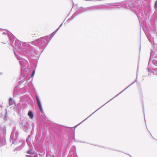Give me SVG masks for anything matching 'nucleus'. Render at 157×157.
I'll use <instances>...</instances> for the list:
<instances>
[{
    "label": "nucleus",
    "mask_w": 157,
    "mask_h": 157,
    "mask_svg": "<svg viewBox=\"0 0 157 157\" xmlns=\"http://www.w3.org/2000/svg\"><path fill=\"white\" fill-rule=\"evenodd\" d=\"M8 44L15 48L18 54L29 56L32 51V47L28 43L21 42L17 40L11 32H9Z\"/></svg>",
    "instance_id": "f257e3e1"
},
{
    "label": "nucleus",
    "mask_w": 157,
    "mask_h": 157,
    "mask_svg": "<svg viewBox=\"0 0 157 157\" xmlns=\"http://www.w3.org/2000/svg\"><path fill=\"white\" fill-rule=\"evenodd\" d=\"M29 78V75L25 72H24L21 71L20 77V79L22 80L20 82V83H22L24 81H27L24 86L22 88L20 89L19 87L16 86L14 88L13 94H14L17 95L21 93V92H29L30 90L33 88V85L31 81H28Z\"/></svg>",
    "instance_id": "f03ea898"
},
{
    "label": "nucleus",
    "mask_w": 157,
    "mask_h": 157,
    "mask_svg": "<svg viewBox=\"0 0 157 157\" xmlns=\"http://www.w3.org/2000/svg\"><path fill=\"white\" fill-rule=\"evenodd\" d=\"M51 37V36H45L31 42L32 44L36 46L39 48V50H36L35 51L38 56L40 55L48 45L52 37V36Z\"/></svg>",
    "instance_id": "7ed1b4c3"
},
{
    "label": "nucleus",
    "mask_w": 157,
    "mask_h": 157,
    "mask_svg": "<svg viewBox=\"0 0 157 157\" xmlns=\"http://www.w3.org/2000/svg\"><path fill=\"white\" fill-rule=\"evenodd\" d=\"M18 135V132L16 127H14L13 128L11 134L10 141L11 142H12L13 144H16L19 145L14 150V152L21 150L25 145V143L24 141L21 140H17Z\"/></svg>",
    "instance_id": "20e7f679"
},
{
    "label": "nucleus",
    "mask_w": 157,
    "mask_h": 157,
    "mask_svg": "<svg viewBox=\"0 0 157 157\" xmlns=\"http://www.w3.org/2000/svg\"><path fill=\"white\" fill-rule=\"evenodd\" d=\"M138 0H132L130 2L123 5V7L125 9H129L131 10H134L138 5Z\"/></svg>",
    "instance_id": "39448f33"
},
{
    "label": "nucleus",
    "mask_w": 157,
    "mask_h": 157,
    "mask_svg": "<svg viewBox=\"0 0 157 157\" xmlns=\"http://www.w3.org/2000/svg\"><path fill=\"white\" fill-rule=\"evenodd\" d=\"M20 126L25 132H27L29 128V124L26 119H21L19 121Z\"/></svg>",
    "instance_id": "423d86ee"
},
{
    "label": "nucleus",
    "mask_w": 157,
    "mask_h": 157,
    "mask_svg": "<svg viewBox=\"0 0 157 157\" xmlns=\"http://www.w3.org/2000/svg\"><path fill=\"white\" fill-rule=\"evenodd\" d=\"M13 52L17 59L19 61V63L21 68L22 69H25L27 63V61L20 57L17 54L15 51L14 50Z\"/></svg>",
    "instance_id": "0eeeda50"
},
{
    "label": "nucleus",
    "mask_w": 157,
    "mask_h": 157,
    "mask_svg": "<svg viewBox=\"0 0 157 157\" xmlns=\"http://www.w3.org/2000/svg\"><path fill=\"white\" fill-rule=\"evenodd\" d=\"M137 73H136V78H137ZM136 79L133 82H132L131 84H130L128 86H127L126 88H125V89H124V90H123L122 91H121V92H120V93H119L116 96H115V97H113L112 98L110 99L109 100L108 102H107L105 104H104L103 105H102V106H101V107H100L98 109H97L93 113H92L88 117H90V116H91V115H92L93 114H94L95 112H96V111H97L98 109H99L100 108H101L102 106H103L105 104L109 102V101L112 100L114 98H115L117 96H118V95H119L121 93H122V92L124 91L126 89H127L128 87H129L130 86H131L133 84H134L135 82L136 81Z\"/></svg>",
    "instance_id": "6e6552de"
},
{
    "label": "nucleus",
    "mask_w": 157,
    "mask_h": 157,
    "mask_svg": "<svg viewBox=\"0 0 157 157\" xmlns=\"http://www.w3.org/2000/svg\"><path fill=\"white\" fill-rule=\"evenodd\" d=\"M31 138L30 135H29L26 139V142L29 147V150L27 151V153L29 154H33V152L31 151V150L33 149V147L32 144L30 142Z\"/></svg>",
    "instance_id": "1a4fd4ad"
},
{
    "label": "nucleus",
    "mask_w": 157,
    "mask_h": 157,
    "mask_svg": "<svg viewBox=\"0 0 157 157\" xmlns=\"http://www.w3.org/2000/svg\"><path fill=\"white\" fill-rule=\"evenodd\" d=\"M25 94L23 96L21 97L20 100L23 101H27L30 98V92H21V94Z\"/></svg>",
    "instance_id": "9d476101"
},
{
    "label": "nucleus",
    "mask_w": 157,
    "mask_h": 157,
    "mask_svg": "<svg viewBox=\"0 0 157 157\" xmlns=\"http://www.w3.org/2000/svg\"><path fill=\"white\" fill-rule=\"evenodd\" d=\"M36 101L37 102V103L38 104V105L39 107V108L40 111V112L41 113L43 114L44 113V112L43 111V110L42 107V105L41 104V101L40 100V99L37 95L36 96Z\"/></svg>",
    "instance_id": "9b49d317"
},
{
    "label": "nucleus",
    "mask_w": 157,
    "mask_h": 157,
    "mask_svg": "<svg viewBox=\"0 0 157 157\" xmlns=\"http://www.w3.org/2000/svg\"><path fill=\"white\" fill-rule=\"evenodd\" d=\"M154 52V51L152 49H151V52H150V58L149 60V62H148V67H147V68H148V71L149 72V73L148 74V75H151L152 73H153V74H154V72H152V71L151 70L150 68H149L148 67V66H149V63H150V62L151 59V57L152 56V54H153V53Z\"/></svg>",
    "instance_id": "f8f14e48"
},
{
    "label": "nucleus",
    "mask_w": 157,
    "mask_h": 157,
    "mask_svg": "<svg viewBox=\"0 0 157 157\" xmlns=\"http://www.w3.org/2000/svg\"><path fill=\"white\" fill-rule=\"evenodd\" d=\"M146 36L147 37L148 40L152 44V42H153V45H155L156 44L154 42V39L153 37H152L151 36L150 33H145Z\"/></svg>",
    "instance_id": "ddd939ff"
},
{
    "label": "nucleus",
    "mask_w": 157,
    "mask_h": 157,
    "mask_svg": "<svg viewBox=\"0 0 157 157\" xmlns=\"http://www.w3.org/2000/svg\"><path fill=\"white\" fill-rule=\"evenodd\" d=\"M96 6H92L85 8H82V7H81L80 8H79V14L84 12L88 11L91 9H93V8H94Z\"/></svg>",
    "instance_id": "4468645a"
},
{
    "label": "nucleus",
    "mask_w": 157,
    "mask_h": 157,
    "mask_svg": "<svg viewBox=\"0 0 157 157\" xmlns=\"http://www.w3.org/2000/svg\"><path fill=\"white\" fill-rule=\"evenodd\" d=\"M78 10H77L72 15V16L70 18H69L67 21L68 23L70 22L76 16L78 15Z\"/></svg>",
    "instance_id": "2eb2a0df"
},
{
    "label": "nucleus",
    "mask_w": 157,
    "mask_h": 157,
    "mask_svg": "<svg viewBox=\"0 0 157 157\" xmlns=\"http://www.w3.org/2000/svg\"><path fill=\"white\" fill-rule=\"evenodd\" d=\"M0 31L2 32V34L3 35H7L8 37H9V32H10L5 29H0Z\"/></svg>",
    "instance_id": "dca6fc26"
},
{
    "label": "nucleus",
    "mask_w": 157,
    "mask_h": 157,
    "mask_svg": "<svg viewBox=\"0 0 157 157\" xmlns=\"http://www.w3.org/2000/svg\"><path fill=\"white\" fill-rule=\"evenodd\" d=\"M22 109V107L20 106V105H17V112L18 113L21 112Z\"/></svg>",
    "instance_id": "f3484780"
},
{
    "label": "nucleus",
    "mask_w": 157,
    "mask_h": 157,
    "mask_svg": "<svg viewBox=\"0 0 157 157\" xmlns=\"http://www.w3.org/2000/svg\"><path fill=\"white\" fill-rule=\"evenodd\" d=\"M28 115L31 119H32L33 118V115L32 111H29L28 113Z\"/></svg>",
    "instance_id": "a211bd4d"
},
{
    "label": "nucleus",
    "mask_w": 157,
    "mask_h": 157,
    "mask_svg": "<svg viewBox=\"0 0 157 157\" xmlns=\"http://www.w3.org/2000/svg\"><path fill=\"white\" fill-rule=\"evenodd\" d=\"M146 14V11L145 10H140L139 13V15H141V16H143L144 14Z\"/></svg>",
    "instance_id": "6ab92c4d"
},
{
    "label": "nucleus",
    "mask_w": 157,
    "mask_h": 157,
    "mask_svg": "<svg viewBox=\"0 0 157 157\" xmlns=\"http://www.w3.org/2000/svg\"><path fill=\"white\" fill-rule=\"evenodd\" d=\"M31 151L33 152V154H30L31 155H26V156L27 157H38V156L36 154H34L33 153V152H32V151Z\"/></svg>",
    "instance_id": "aec40b11"
},
{
    "label": "nucleus",
    "mask_w": 157,
    "mask_h": 157,
    "mask_svg": "<svg viewBox=\"0 0 157 157\" xmlns=\"http://www.w3.org/2000/svg\"><path fill=\"white\" fill-rule=\"evenodd\" d=\"M59 29V28H58L53 33H52V34H51L49 36H51V37H52H52L54 36V35L58 31Z\"/></svg>",
    "instance_id": "412c9836"
},
{
    "label": "nucleus",
    "mask_w": 157,
    "mask_h": 157,
    "mask_svg": "<svg viewBox=\"0 0 157 157\" xmlns=\"http://www.w3.org/2000/svg\"><path fill=\"white\" fill-rule=\"evenodd\" d=\"M13 104V99L10 98L9 100V105H11Z\"/></svg>",
    "instance_id": "4be33fe9"
},
{
    "label": "nucleus",
    "mask_w": 157,
    "mask_h": 157,
    "mask_svg": "<svg viewBox=\"0 0 157 157\" xmlns=\"http://www.w3.org/2000/svg\"><path fill=\"white\" fill-rule=\"evenodd\" d=\"M118 8V7L116 6H111L108 8V9L109 10H115Z\"/></svg>",
    "instance_id": "5701e85b"
},
{
    "label": "nucleus",
    "mask_w": 157,
    "mask_h": 157,
    "mask_svg": "<svg viewBox=\"0 0 157 157\" xmlns=\"http://www.w3.org/2000/svg\"><path fill=\"white\" fill-rule=\"evenodd\" d=\"M153 64L155 66H157V60L155 59H153L152 60Z\"/></svg>",
    "instance_id": "b1692460"
},
{
    "label": "nucleus",
    "mask_w": 157,
    "mask_h": 157,
    "mask_svg": "<svg viewBox=\"0 0 157 157\" xmlns=\"http://www.w3.org/2000/svg\"><path fill=\"white\" fill-rule=\"evenodd\" d=\"M154 8L155 10H157V0L155 2Z\"/></svg>",
    "instance_id": "393cba45"
},
{
    "label": "nucleus",
    "mask_w": 157,
    "mask_h": 157,
    "mask_svg": "<svg viewBox=\"0 0 157 157\" xmlns=\"http://www.w3.org/2000/svg\"><path fill=\"white\" fill-rule=\"evenodd\" d=\"M13 109L17 111V105H15L13 108Z\"/></svg>",
    "instance_id": "a878e982"
},
{
    "label": "nucleus",
    "mask_w": 157,
    "mask_h": 157,
    "mask_svg": "<svg viewBox=\"0 0 157 157\" xmlns=\"http://www.w3.org/2000/svg\"><path fill=\"white\" fill-rule=\"evenodd\" d=\"M35 72V70H34L33 71L32 73V75H31V76L32 77H33L34 76Z\"/></svg>",
    "instance_id": "bb28decb"
},
{
    "label": "nucleus",
    "mask_w": 157,
    "mask_h": 157,
    "mask_svg": "<svg viewBox=\"0 0 157 157\" xmlns=\"http://www.w3.org/2000/svg\"><path fill=\"white\" fill-rule=\"evenodd\" d=\"M143 112L144 115V108L143 105Z\"/></svg>",
    "instance_id": "cd10ccee"
},
{
    "label": "nucleus",
    "mask_w": 157,
    "mask_h": 157,
    "mask_svg": "<svg viewBox=\"0 0 157 157\" xmlns=\"http://www.w3.org/2000/svg\"><path fill=\"white\" fill-rule=\"evenodd\" d=\"M62 25H63V23H62L59 26L58 28H59V29H60V28L61 27V26Z\"/></svg>",
    "instance_id": "c85d7f7f"
},
{
    "label": "nucleus",
    "mask_w": 157,
    "mask_h": 157,
    "mask_svg": "<svg viewBox=\"0 0 157 157\" xmlns=\"http://www.w3.org/2000/svg\"><path fill=\"white\" fill-rule=\"evenodd\" d=\"M78 124L77 125H76L75 126V128L76 127H77V126H78Z\"/></svg>",
    "instance_id": "c756f323"
},
{
    "label": "nucleus",
    "mask_w": 157,
    "mask_h": 157,
    "mask_svg": "<svg viewBox=\"0 0 157 157\" xmlns=\"http://www.w3.org/2000/svg\"><path fill=\"white\" fill-rule=\"evenodd\" d=\"M83 122V121H82L81 122V123H79V125L80 124H81L82 122Z\"/></svg>",
    "instance_id": "7c9ffc66"
},
{
    "label": "nucleus",
    "mask_w": 157,
    "mask_h": 157,
    "mask_svg": "<svg viewBox=\"0 0 157 157\" xmlns=\"http://www.w3.org/2000/svg\"><path fill=\"white\" fill-rule=\"evenodd\" d=\"M137 16H138V18L139 19V16L138 15H137ZM139 20L140 21V20Z\"/></svg>",
    "instance_id": "2f4dec72"
},
{
    "label": "nucleus",
    "mask_w": 157,
    "mask_h": 157,
    "mask_svg": "<svg viewBox=\"0 0 157 157\" xmlns=\"http://www.w3.org/2000/svg\"><path fill=\"white\" fill-rule=\"evenodd\" d=\"M2 73L0 72V75H2Z\"/></svg>",
    "instance_id": "473e14b6"
},
{
    "label": "nucleus",
    "mask_w": 157,
    "mask_h": 157,
    "mask_svg": "<svg viewBox=\"0 0 157 157\" xmlns=\"http://www.w3.org/2000/svg\"><path fill=\"white\" fill-rule=\"evenodd\" d=\"M153 56H154V57H156V56H155V55H154Z\"/></svg>",
    "instance_id": "72a5a7b5"
},
{
    "label": "nucleus",
    "mask_w": 157,
    "mask_h": 157,
    "mask_svg": "<svg viewBox=\"0 0 157 157\" xmlns=\"http://www.w3.org/2000/svg\"><path fill=\"white\" fill-rule=\"evenodd\" d=\"M129 155V156H130V157H132V156H131V155Z\"/></svg>",
    "instance_id": "f704fd0d"
},
{
    "label": "nucleus",
    "mask_w": 157,
    "mask_h": 157,
    "mask_svg": "<svg viewBox=\"0 0 157 157\" xmlns=\"http://www.w3.org/2000/svg\"><path fill=\"white\" fill-rule=\"evenodd\" d=\"M144 120H145V122H146V121L145 120V118H144Z\"/></svg>",
    "instance_id": "c9c22d12"
},
{
    "label": "nucleus",
    "mask_w": 157,
    "mask_h": 157,
    "mask_svg": "<svg viewBox=\"0 0 157 157\" xmlns=\"http://www.w3.org/2000/svg\"><path fill=\"white\" fill-rule=\"evenodd\" d=\"M156 71H157V70H156Z\"/></svg>",
    "instance_id": "e433bc0d"
}]
</instances>
